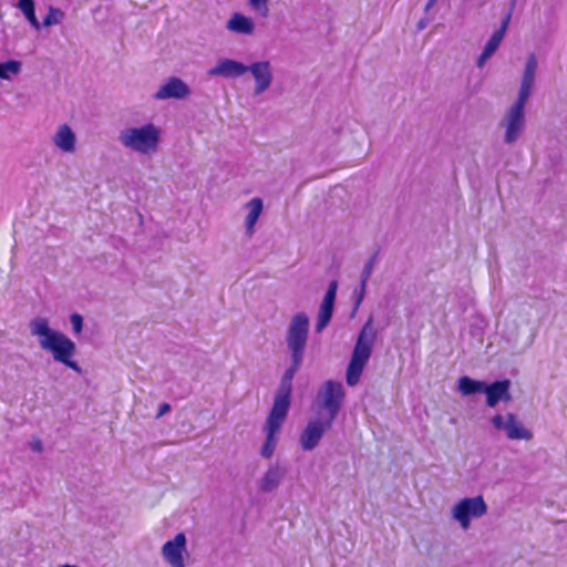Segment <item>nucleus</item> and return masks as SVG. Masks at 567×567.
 Instances as JSON below:
<instances>
[{
  "label": "nucleus",
  "mask_w": 567,
  "mask_h": 567,
  "mask_svg": "<svg viewBox=\"0 0 567 567\" xmlns=\"http://www.w3.org/2000/svg\"><path fill=\"white\" fill-rule=\"evenodd\" d=\"M334 421L322 415L311 419L300 433L299 443L303 451H313L320 443L324 433L329 431Z\"/></svg>",
  "instance_id": "7"
},
{
  "label": "nucleus",
  "mask_w": 567,
  "mask_h": 567,
  "mask_svg": "<svg viewBox=\"0 0 567 567\" xmlns=\"http://www.w3.org/2000/svg\"><path fill=\"white\" fill-rule=\"evenodd\" d=\"M309 334V318L297 312L288 326L286 342L290 352V364L281 377L270 410L288 413L291 405L292 380L302 365Z\"/></svg>",
  "instance_id": "1"
},
{
  "label": "nucleus",
  "mask_w": 567,
  "mask_h": 567,
  "mask_svg": "<svg viewBox=\"0 0 567 567\" xmlns=\"http://www.w3.org/2000/svg\"><path fill=\"white\" fill-rule=\"evenodd\" d=\"M29 328L32 336L39 337L40 347L50 352L54 361L64 364L78 374L83 373L82 368L73 360L76 353L75 343L64 333L51 329L47 318L32 319Z\"/></svg>",
  "instance_id": "2"
},
{
  "label": "nucleus",
  "mask_w": 567,
  "mask_h": 567,
  "mask_svg": "<svg viewBox=\"0 0 567 567\" xmlns=\"http://www.w3.org/2000/svg\"><path fill=\"white\" fill-rule=\"evenodd\" d=\"M65 18V13L53 6L49 7V13L47 17H44L42 21L43 27H52L54 24H59L62 22V20Z\"/></svg>",
  "instance_id": "26"
},
{
  "label": "nucleus",
  "mask_w": 567,
  "mask_h": 567,
  "mask_svg": "<svg viewBox=\"0 0 567 567\" xmlns=\"http://www.w3.org/2000/svg\"><path fill=\"white\" fill-rule=\"evenodd\" d=\"M485 383V381L475 380L467 375H464L458 379V391L464 396L484 393Z\"/></svg>",
  "instance_id": "21"
},
{
  "label": "nucleus",
  "mask_w": 567,
  "mask_h": 567,
  "mask_svg": "<svg viewBox=\"0 0 567 567\" xmlns=\"http://www.w3.org/2000/svg\"><path fill=\"white\" fill-rule=\"evenodd\" d=\"M514 6H515V0L512 2L511 9L503 17L499 29L494 31L493 34L491 35V38L485 43L484 49H483V50H485V54H493L499 47L502 40L504 39V35L508 28V24L511 22Z\"/></svg>",
  "instance_id": "19"
},
{
  "label": "nucleus",
  "mask_w": 567,
  "mask_h": 567,
  "mask_svg": "<svg viewBox=\"0 0 567 567\" xmlns=\"http://www.w3.org/2000/svg\"><path fill=\"white\" fill-rule=\"evenodd\" d=\"M511 380H496L492 383H485L484 393L486 395V405L495 408L499 402L508 403L512 401Z\"/></svg>",
  "instance_id": "13"
},
{
  "label": "nucleus",
  "mask_w": 567,
  "mask_h": 567,
  "mask_svg": "<svg viewBox=\"0 0 567 567\" xmlns=\"http://www.w3.org/2000/svg\"><path fill=\"white\" fill-rule=\"evenodd\" d=\"M492 425L506 433L509 440H530L533 433L525 429L520 421L514 413H507L505 416L496 414L491 420Z\"/></svg>",
  "instance_id": "9"
},
{
  "label": "nucleus",
  "mask_w": 567,
  "mask_h": 567,
  "mask_svg": "<svg viewBox=\"0 0 567 567\" xmlns=\"http://www.w3.org/2000/svg\"><path fill=\"white\" fill-rule=\"evenodd\" d=\"M246 68L247 72L249 71L255 79V95H259L270 87L272 82V72L269 61L254 62Z\"/></svg>",
  "instance_id": "14"
},
{
  "label": "nucleus",
  "mask_w": 567,
  "mask_h": 567,
  "mask_svg": "<svg viewBox=\"0 0 567 567\" xmlns=\"http://www.w3.org/2000/svg\"><path fill=\"white\" fill-rule=\"evenodd\" d=\"M161 131L152 123L141 127H126L120 131L118 142L126 148L141 154L156 152Z\"/></svg>",
  "instance_id": "4"
},
{
  "label": "nucleus",
  "mask_w": 567,
  "mask_h": 567,
  "mask_svg": "<svg viewBox=\"0 0 567 567\" xmlns=\"http://www.w3.org/2000/svg\"><path fill=\"white\" fill-rule=\"evenodd\" d=\"M186 543L185 534L178 533L163 545L162 555L172 567H185L183 553L186 550Z\"/></svg>",
  "instance_id": "12"
},
{
  "label": "nucleus",
  "mask_w": 567,
  "mask_h": 567,
  "mask_svg": "<svg viewBox=\"0 0 567 567\" xmlns=\"http://www.w3.org/2000/svg\"><path fill=\"white\" fill-rule=\"evenodd\" d=\"M227 29L240 34H250L254 31V23L243 14L234 13L227 22Z\"/></svg>",
  "instance_id": "20"
},
{
  "label": "nucleus",
  "mask_w": 567,
  "mask_h": 567,
  "mask_svg": "<svg viewBox=\"0 0 567 567\" xmlns=\"http://www.w3.org/2000/svg\"><path fill=\"white\" fill-rule=\"evenodd\" d=\"M430 21H431V19H430V18H427L426 16H425V17H423V18L417 22V24H416V29H417V31H422V30H424V29L429 25Z\"/></svg>",
  "instance_id": "34"
},
{
  "label": "nucleus",
  "mask_w": 567,
  "mask_h": 567,
  "mask_svg": "<svg viewBox=\"0 0 567 567\" xmlns=\"http://www.w3.org/2000/svg\"><path fill=\"white\" fill-rule=\"evenodd\" d=\"M247 65L233 59H219L214 68L208 71L210 76H223L226 79L239 78L247 72Z\"/></svg>",
  "instance_id": "15"
},
{
  "label": "nucleus",
  "mask_w": 567,
  "mask_h": 567,
  "mask_svg": "<svg viewBox=\"0 0 567 567\" xmlns=\"http://www.w3.org/2000/svg\"><path fill=\"white\" fill-rule=\"evenodd\" d=\"M378 254L379 251H375L369 259L368 261L365 262V265L363 266V269L361 271V275H360V278L363 279V280H369V278L371 277V274L373 271V267H374V264L377 261V258H378Z\"/></svg>",
  "instance_id": "29"
},
{
  "label": "nucleus",
  "mask_w": 567,
  "mask_h": 567,
  "mask_svg": "<svg viewBox=\"0 0 567 567\" xmlns=\"http://www.w3.org/2000/svg\"><path fill=\"white\" fill-rule=\"evenodd\" d=\"M247 207L249 208V213L246 216L245 226H246V231L249 235H251L254 231V227L262 212L261 198L255 197V198L250 199L247 203Z\"/></svg>",
  "instance_id": "22"
},
{
  "label": "nucleus",
  "mask_w": 567,
  "mask_h": 567,
  "mask_svg": "<svg viewBox=\"0 0 567 567\" xmlns=\"http://www.w3.org/2000/svg\"><path fill=\"white\" fill-rule=\"evenodd\" d=\"M367 282L368 280H363L360 278V285H359V288H355L354 289V303H353V313L352 316H354V313L357 312V310L359 309L364 296H365V290H367Z\"/></svg>",
  "instance_id": "28"
},
{
  "label": "nucleus",
  "mask_w": 567,
  "mask_h": 567,
  "mask_svg": "<svg viewBox=\"0 0 567 567\" xmlns=\"http://www.w3.org/2000/svg\"><path fill=\"white\" fill-rule=\"evenodd\" d=\"M23 16L35 30H40L43 27L35 16V9L33 11L25 12Z\"/></svg>",
  "instance_id": "32"
},
{
  "label": "nucleus",
  "mask_w": 567,
  "mask_h": 567,
  "mask_svg": "<svg viewBox=\"0 0 567 567\" xmlns=\"http://www.w3.org/2000/svg\"><path fill=\"white\" fill-rule=\"evenodd\" d=\"M287 415L288 413L270 410L264 426L266 440L260 450V455L264 458H270L274 455L277 445L276 435L280 431Z\"/></svg>",
  "instance_id": "8"
},
{
  "label": "nucleus",
  "mask_w": 567,
  "mask_h": 567,
  "mask_svg": "<svg viewBox=\"0 0 567 567\" xmlns=\"http://www.w3.org/2000/svg\"><path fill=\"white\" fill-rule=\"evenodd\" d=\"M501 125L505 127L504 143L514 144L525 130V112L508 109Z\"/></svg>",
  "instance_id": "10"
},
{
  "label": "nucleus",
  "mask_w": 567,
  "mask_h": 567,
  "mask_svg": "<svg viewBox=\"0 0 567 567\" xmlns=\"http://www.w3.org/2000/svg\"><path fill=\"white\" fill-rule=\"evenodd\" d=\"M532 89L533 85L520 84L517 100L509 109L525 112V105L530 96Z\"/></svg>",
  "instance_id": "24"
},
{
  "label": "nucleus",
  "mask_w": 567,
  "mask_h": 567,
  "mask_svg": "<svg viewBox=\"0 0 567 567\" xmlns=\"http://www.w3.org/2000/svg\"><path fill=\"white\" fill-rule=\"evenodd\" d=\"M17 8L24 14L35 9L34 0H18Z\"/></svg>",
  "instance_id": "31"
},
{
  "label": "nucleus",
  "mask_w": 567,
  "mask_h": 567,
  "mask_svg": "<svg viewBox=\"0 0 567 567\" xmlns=\"http://www.w3.org/2000/svg\"><path fill=\"white\" fill-rule=\"evenodd\" d=\"M21 66V62L17 60H9L0 63V79L9 80L10 74L20 73Z\"/></svg>",
  "instance_id": "25"
},
{
  "label": "nucleus",
  "mask_w": 567,
  "mask_h": 567,
  "mask_svg": "<svg viewBox=\"0 0 567 567\" xmlns=\"http://www.w3.org/2000/svg\"><path fill=\"white\" fill-rule=\"evenodd\" d=\"M31 449L32 451L37 452V453H41L42 450H43V445H42V442L40 440H37L34 441L32 444H31Z\"/></svg>",
  "instance_id": "36"
},
{
  "label": "nucleus",
  "mask_w": 567,
  "mask_h": 567,
  "mask_svg": "<svg viewBox=\"0 0 567 567\" xmlns=\"http://www.w3.org/2000/svg\"><path fill=\"white\" fill-rule=\"evenodd\" d=\"M537 60L534 53L527 58L520 84L534 85Z\"/></svg>",
  "instance_id": "23"
},
{
  "label": "nucleus",
  "mask_w": 567,
  "mask_h": 567,
  "mask_svg": "<svg viewBox=\"0 0 567 567\" xmlns=\"http://www.w3.org/2000/svg\"><path fill=\"white\" fill-rule=\"evenodd\" d=\"M189 93L188 85L183 80L173 76L158 89L154 96L157 100L184 99Z\"/></svg>",
  "instance_id": "16"
},
{
  "label": "nucleus",
  "mask_w": 567,
  "mask_h": 567,
  "mask_svg": "<svg viewBox=\"0 0 567 567\" xmlns=\"http://www.w3.org/2000/svg\"><path fill=\"white\" fill-rule=\"evenodd\" d=\"M171 404L168 403H162L159 406H158V411H157V415L156 417H161L163 416L164 414H166L167 412L171 411Z\"/></svg>",
  "instance_id": "33"
},
{
  "label": "nucleus",
  "mask_w": 567,
  "mask_h": 567,
  "mask_svg": "<svg viewBox=\"0 0 567 567\" xmlns=\"http://www.w3.org/2000/svg\"><path fill=\"white\" fill-rule=\"evenodd\" d=\"M53 143L62 152L73 153L75 151L76 136L68 124H62L53 136Z\"/></svg>",
  "instance_id": "18"
},
{
  "label": "nucleus",
  "mask_w": 567,
  "mask_h": 567,
  "mask_svg": "<svg viewBox=\"0 0 567 567\" xmlns=\"http://www.w3.org/2000/svg\"><path fill=\"white\" fill-rule=\"evenodd\" d=\"M493 54H485V50L482 51L481 55L477 59V66H482L484 62L491 58Z\"/></svg>",
  "instance_id": "35"
},
{
  "label": "nucleus",
  "mask_w": 567,
  "mask_h": 567,
  "mask_svg": "<svg viewBox=\"0 0 567 567\" xmlns=\"http://www.w3.org/2000/svg\"><path fill=\"white\" fill-rule=\"evenodd\" d=\"M288 470L278 463L270 465L259 481V489L264 493L275 491L285 478Z\"/></svg>",
  "instance_id": "17"
},
{
  "label": "nucleus",
  "mask_w": 567,
  "mask_h": 567,
  "mask_svg": "<svg viewBox=\"0 0 567 567\" xmlns=\"http://www.w3.org/2000/svg\"><path fill=\"white\" fill-rule=\"evenodd\" d=\"M70 322L75 333H80L83 329V317L80 313H72L70 316Z\"/></svg>",
  "instance_id": "30"
},
{
  "label": "nucleus",
  "mask_w": 567,
  "mask_h": 567,
  "mask_svg": "<svg viewBox=\"0 0 567 567\" xmlns=\"http://www.w3.org/2000/svg\"><path fill=\"white\" fill-rule=\"evenodd\" d=\"M338 290V281L331 280L319 307L316 331L321 332L331 321Z\"/></svg>",
  "instance_id": "11"
},
{
  "label": "nucleus",
  "mask_w": 567,
  "mask_h": 567,
  "mask_svg": "<svg viewBox=\"0 0 567 567\" xmlns=\"http://www.w3.org/2000/svg\"><path fill=\"white\" fill-rule=\"evenodd\" d=\"M344 398L346 391L341 382L326 381L317 393L319 408L326 411V413H320V415L336 421L343 405Z\"/></svg>",
  "instance_id": "5"
},
{
  "label": "nucleus",
  "mask_w": 567,
  "mask_h": 567,
  "mask_svg": "<svg viewBox=\"0 0 567 567\" xmlns=\"http://www.w3.org/2000/svg\"><path fill=\"white\" fill-rule=\"evenodd\" d=\"M268 2L269 0H248L250 8L262 18L269 16Z\"/></svg>",
  "instance_id": "27"
},
{
  "label": "nucleus",
  "mask_w": 567,
  "mask_h": 567,
  "mask_svg": "<svg viewBox=\"0 0 567 567\" xmlns=\"http://www.w3.org/2000/svg\"><path fill=\"white\" fill-rule=\"evenodd\" d=\"M375 338L377 332L373 328V318L370 316L358 334L351 359L347 368L346 381L349 386L358 384L363 369L371 357Z\"/></svg>",
  "instance_id": "3"
},
{
  "label": "nucleus",
  "mask_w": 567,
  "mask_h": 567,
  "mask_svg": "<svg viewBox=\"0 0 567 567\" xmlns=\"http://www.w3.org/2000/svg\"><path fill=\"white\" fill-rule=\"evenodd\" d=\"M436 2H437V0H427L425 8H424V13L427 14L430 12V10L436 4Z\"/></svg>",
  "instance_id": "37"
},
{
  "label": "nucleus",
  "mask_w": 567,
  "mask_h": 567,
  "mask_svg": "<svg viewBox=\"0 0 567 567\" xmlns=\"http://www.w3.org/2000/svg\"><path fill=\"white\" fill-rule=\"evenodd\" d=\"M62 567H76V566H74V565H69V564H65V565H63Z\"/></svg>",
  "instance_id": "38"
},
{
  "label": "nucleus",
  "mask_w": 567,
  "mask_h": 567,
  "mask_svg": "<svg viewBox=\"0 0 567 567\" xmlns=\"http://www.w3.org/2000/svg\"><path fill=\"white\" fill-rule=\"evenodd\" d=\"M487 513V505L482 496L465 497L461 499L452 511L453 518L464 529L470 527L472 518H480Z\"/></svg>",
  "instance_id": "6"
}]
</instances>
